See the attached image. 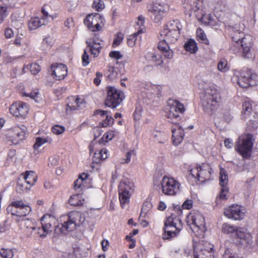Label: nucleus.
Wrapping results in <instances>:
<instances>
[{"label": "nucleus", "instance_id": "obj_60", "mask_svg": "<svg viewBox=\"0 0 258 258\" xmlns=\"http://www.w3.org/2000/svg\"><path fill=\"white\" fill-rule=\"evenodd\" d=\"M135 155V152L134 150H130L128 151L125 155V159L121 162V163H128L131 160L133 156Z\"/></svg>", "mask_w": 258, "mask_h": 258}, {"label": "nucleus", "instance_id": "obj_52", "mask_svg": "<svg viewBox=\"0 0 258 258\" xmlns=\"http://www.w3.org/2000/svg\"><path fill=\"white\" fill-rule=\"evenodd\" d=\"M197 37L198 40L206 44H209V40L207 38V36L204 31L201 28H198L197 30Z\"/></svg>", "mask_w": 258, "mask_h": 258}, {"label": "nucleus", "instance_id": "obj_11", "mask_svg": "<svg viewBox=\"0 0 258 258\" xmlns=\"http://www.w3.org/2000/svg\"><path fill=\"white\" fill-rule=\"evenodd\" d=\"M193 246L194 258H213V246L208 241H195Z\"/></svg>", "mask_w": 258, "mask_h": 258}, {"label": "nucleus", "instance_id": "obj_53", "mask_svg": "<svg viewBox=\"0 0 258 258\" xmlns=\"http://www.w3.org/2000/svg\"><path fill=\"white\" fill-rule=\"evenodd\" d=\"M151 136L154 142L163 143L164 140L162 139L163 134L160 132L153 131L151 133Z\"/></svg>", "mask_w": 258, "mask_h": 258}, {"label": "nucleus", "instance_id": "obj_62", "mask_svg": "<svg viewBox=\"0 0 258 258\" xmlns=\"http://www.w3.org/2000/svg\"><path fill=\"white\" fill-rule=\"evenodd\" d=\"M144 23L145 17L142 15L139 16L138 18L137 21H136V25L139 26V29H140L141 28L143 29V30H144Z\"/></svg>", "mask_w": 258, "mask_h": 258}, {"label": "nucleus", "instance_id": "obj_31", "mask_svg": "<svg viewBox=\"0 0 258 258\" xmlns=\"http://www.w3.org/2000/svg\"><path fill=\"white\" fill-rule=\"evenodd\" d=\"M90 180L89 178L88 174L83 173L81 174L79 178L74 182V187L75 189L79 188L83 189L89 187V184Z\"/></svg>", "mask_w": 258, "mask_h": 258}, {"label": "nucleus", "instance_id": "obj_59", "mask_svg": "<svg viewBox=\"0 0 258 258\" xmlns=\"http://www.w3.org/2000/svg\"><path fill=\"white\" fill-rule=\"evenodd\" d=\"M30 71L33 75L37 74L40 71V67L36 63H33L30 66Z\"/></svg>", "mask_w": 258, "mask_h": 258}, {"label": "nucleus", "instance_id": "obj_25", "mask_svg": "<svg viewBox=\"0 0 258 258\" xmlns=\"http://www.w3.org/2000/svg\"><path fill=\"white\" fill-rule=\"evenodd\" d=\"M99 144L96 141H92L89 146L90 154L93 153L94 161L97 162L100 160H105L108 157V151L105 148L97 150Z\"/></svg>", "mask_w": 258, "mask_h": 258}, {"label": "nucleus", "instance_id": "obj_37", "mask_svg": "<svg viewBox=\"0 0 258 258\" xmlns=\"http://www.w3.org/2000/svg\"><path fill=\"white\" fill-rule=\"evenodd\" d=\"M119 133L115 130H110L106 132L102 137L100 140V143L102 144H105L109 141L112 140L114 137L117 136Z\"/></svg>", "mask_w": 258, "mask_h": 258}, {"label": "nucleus", "instance_id": "obj_21", "mask_svg": "<svg viewBox=\"0 0 258 258\" xmlns=\"http://www.w3.org/2000/svg\"><path fill=\"white\" fill-rule=\"evenodd\" d=\"M41 12L42 16L41 18L33 17L29 21L28 28L30 30H36L42 26L47 24L49 22L50 19H53V17H51L43 8L42 9Z\"/></svg>", "mask_w": 258, "mask_h": 258}, {"label": "nucleus", "instance_id": "obj_30", "mask_svg": "<svg viewBox=\"0 0 258 258\" xmlns=\"http://www.w3.org/2000/svg\"><path fill=\"white\" fill-rule=\"evenodd\" d=\"M95 114L99 116L102 119V121L100 123L102 127H105L112 124L113 119L107 111L98 110L96 111Z\"/></svg>", "mask_w": 258, "mask_h": 258}, {"label": "nucleus", "instance_id": "obj_32", "mask_svg": "<svg viewBox=\"0 0 258 258\" xmlns=\"http://www.w3.org/2000/svg\"><path fill=\"white\" fill-rule=\"evenodd\" d=\"M19 178L24 181L26 184L32 186L36 181L37 175L35 172L32 171H27L24 173L21 174Z\"/></svg>", "mask_w": 258, "mask_h": 258}, {"label": "nucleus", "instance_id": "obj_22", "mask_svg": "<svg viewBox=\"0 0 258 258\" xmlns=\"http://www.w3.org/2000/svg\"><path fill=\"white\" fill-rule=\"evenodd\" d=\"M56 221L55 217L52 215L49 214L44 215L41 218L42 229H39V230H42L43 233H41L39 231L38 233H40V236L44 237L50 234L52 232V225L54 224Z\"/></svg>", "mask_w": 258, "mask_h": 258}, {"label": "nucleus", "instance_id": "obj_55", "mask_svg": "<svg viewBox=\"0 0 258 258\" xmlns=\"http://www.w3.org/2000/svg\"><path fill=\"white\" fill-rule=\"evenodd\" d=\"M9 14V12L7 6H0V24L3 23L5 19L7 17Z\"/></svg>", "mask_w": 258, "mask_h": 258}, {"label": "nucleus", "instance_id": "obj_10", "mask_svg": "<svg viewBox=\"0 0 258 258\" xmlns=\"http://www.w3.org/2000/svg\"><path fill=\"white\" fill-rule=\"evenodd\" d=\"M8 213L15 216L17 218L25 217L32 211V208L28 204H25L22 200L12 201L8 206Z\"/></svg>", "mask_w": 258, "mask_h": 258}, {"label": "nucleus", "instance_id": "obj_12", "mask_svg": "<svg viewBox=\"0 0 258 258\" xmlns=\"http://www.w3.org/2000/svg\"><path fill=\"white\" fill-rule=\"evenodd\" d=\"M237 81L239 85L242 88H247L249 86H254L258 82V77L252 74L250 72L234 70L233 79Z\"/></svg>", "mask_w": 258, "mask_h": 258}, {"label": "nucleus", "instance_id": "obj_36", "mask_svg": "<svg viewBox=\"0 0 258 258\" xmlns=\"http://www.w3.org/2000/svg\"><path fill=\"white\" fill-rule=\"evenodd\" d=\"M69 203L72 206H80L85 203V199L82 194H75L69 199Z\"/></svg>", "mask_w": 258, "mask_h": 258}, {"label": "nucleus", "instance_id": "obj_40", "mask_svg": "<svg viewBox=\"0 0 258 258\" xmlns=\"http://www.w3.org/2000/svg\"><path fill=\"white\" fill-rule=\"evenodd\" d=\"M252 111L251 102L249 101H245L242 104L241 116L243 119H246L250 115Z\"/></svg>", "mask_w": 258, "mask_h": 258}, {"label": "nucleus", "instance_id": "obj_58", "mask_svg": "<svg viewBox=\"0 0 258 258\" xmlns=\"http://www.w3.org/2000/svg\"><path fill=\"white\" fill-rule=\"evenodd\" d=\"M123 39V34L121 32H118L115 36L113 41V45L114 46H117L119 45Z\"/></svg>", "mask_w": 258, "mask_h": 258}, {"label": "nucleus", "instance_id": "obj_6", "mask_svg": "<svg viewBox=\"0 0 258 258\" xmlns=\"http://www.w3.org/2000/svg\"><path fill=\"white\" fill-rule=\"evenodd\" d=\"M186 222L195 236L200 238L204 237L207 227L205 218L201 213L190 212L186 217Z\"/></svg>", "mask_w": 258, "mask_h": 258}, {"label": "nucleus", "instance_id": "obj_24", "mask_svg": "<svg viewBox=\"0 0 258 258\" xmlns=\"http://www.w3.org/2000/svg\"><path fill=\"white\" fill-rule=\"evenodd\" d=\"M29 110L28 104L21 101L14 103L9 108L10 113L16 117L25 116Z\"/></svg>", "mask_w": 258, "mask_h": 258}, {"label": "nucleus", "instance_id": "obj_44", "mask_svg": "<svg viewBox=\"0 0 258 258\" xmlns=\"http://www.w3.org/2000/svg\"><path fill=\"white\" fill-rule=\"evenodd\" d=\"M31 186L29 184H26V183L19 178L18 181V185L16 190L19 193H23L28 192L31 188Z\"/></svg>", "mask_w": 258, "mask_h": 258}, {"label": "nucleus", "instance_id": "obj_33", "mask_svg": "<svg viewBox=\"0 0 258 258\" xmlns=\"http://www.w3.org/2000/svg\"><path fill=\"white\" fill-rule=\"evenodd\" d=\"M135 187L134 184L127 178H123L118 185V191L132 194Z\"/></svg>", "mask_w": 258, "mask_h": 258}, {"label": "nucleus", "instance_id": "obj_7", "mask_svg": "<svg viewBox=\"0 0 258 258\" xmlns=\"http://www.w3.org/2000/svg\"><path fill=\"white\" fill-rule=\"evenodd\" d=\"M179 216L172 214L166 219L164 222L163 239L169 240L176 237L181 230L182 224Z\"/></svg>", "mask_w": 258, "mask_h": 258}, {"label": "nucleus", "instance_id": "obj_8", "mask_svg": "<svg viewBox=\"0 0 258 258\" xmlns=\"http://www.w3.org/2000/svg\"><path fill=\"white\" fill-rule=\"evenodd\" d=\"M184 111L183 105L174 99H169L165 108L166 117L169 119V121L174 124L180 119L179 113H183Z\"/></svg>", "mask_w": 258, "mask_h": 258}, {"label": "nucleus", "instance_id": "obj_56", "mask_svg": "<svg viewBox=\"0 0 258 258\" xmlns=\"http://www.w3.org/2000/svg\"><path fill=\"white\" fill-rule=\"evenodd\" d=\"M92 7L97 11H101L105 8V6L102 0H94Z\"/></svg>", "mask_w": 258, "mask_h": 258}, {"label": "nucleus", "instance_id": "obj_35", "mask_svg": "<svg viewBox=\"0 0 258 258\" xmlns=\"http://www.w3.org/2000/svg\"><path fill=\"white\" fill-rule=\"evenodd\" d=\"M204 4H206V6L208 5L207 8L208 9L210 8L211 9H212L216 12L222 11L224 10L225 8V3L221 0H216L214 2L209 3L204 1Z\"/></svg>", "mask_w": 258, "mask_h": 258}, {"label": "nucleus", "instance_id": "obj_42", "mask_svg": "<svg viewBox=\"0 0 258 258\" xmlns=\"http://www.w3.org/2000/svg\"><path fill=\"white\" fill-rule=\"evenodd\" d=\"M184 47L187 51H189L191 53H195L198 50V47L196 42L194 39H188L185 43Z\"/></svg>", "mask_w": 258, "mask_h": 258}, {"label": "nucleus", "instance_id": "obj_61", "mask_svg": "<svg viewBox=\"0 0 258 258\" xmlns=\"http://www.w3.org/2000/svg\"><path fill=\"white\" fill-rule=\"evenodd\" d=\"M59 258H74L73 251L60 252L58 254Z\"/></svg>", "mask_w": 258, "mask_h": 258}, {"label": "nucleus", "instance_id": "obj_26", "mask_svg": "<svg viewBox=\"0 0 258 258\" xmlns=\"http://www.w3.org/2000/svg\"><path fill=\"white\" fill-rule=\"evenodd\" d=\"M51 75L56 80H61L65 78L68 74V69L66 65L55 63L51 66Z\"/></svg>", "mask_w": 258, "mask_h": 258}, {"label": "nucleus", "instance_id": "obj_46", "mask_svg": "<svg viewBox=\"0 0 258 258\" xmlns=\"http://www.w3.org/2000/svg\"><path fill=\"white\" fill-rule=\"evenodd\" d=\"M119 191V198L122 208H124V205L129 203L132 194L128 192Z\"/></svg>", "mask_w": 258, "mask_h": 258}, {"label": "nucleus", "instance_id": "obj_41", "mask_svg": "<svg viewBox=\"0 0 258 258\" xmlns=\"http://www.w3.org/2000/svg\"><path fill=\"white\" fill-rule=\"evenodd\" d=\"M14 44L24 49H26L29 45V41L26 38L21 34L16 37L14 41Z\"/></svg>", "mask_w": 258, "mask_h": 258}, {"label": "nucleus", "instance_id": "obj_15", "mask_svg": "<svg viewBox=\"0 0 258 258\" xmlns=\"http://www.w3.org/2000/svg\"><path fill=\"white\" fill-rule=\"evenodd\" d=\"M168 9L167 5L158 2H153L148 6V11L152 20L156 23L161 22Z\"/></svg>", "mask_w": 258, "mask_h": 258}, {"label": "nucleus", "instance_id": "obj_39", "mask_svg": "<svg viewBox=\"0 0 258 258\" xmlns=\"http://www.w3.org/2000/svg\"><path fill=\"white\" fill-rule=\"evenodd\" d=\"M229 197V188L228 187H221L220 194L217 196L216 203L217 205H220L221 202L226 201Z\"/></svg>", "mask_w": 258, "mask_h": 258}, {"label": "nucleus", "instance_id": "obj_34", "mask_svg": "<svg viewBox=\"0 0 258 258\" xmlns=\"http://www.w3.org/2000/svg\"><path fill=\"white\" fill-rule=\"evenodd\" d=\"M52 142V139L48 136L37 137L35 139V143L33 146L35 154H37L39 153L38 149L43 145L47 143H51Z\"/></svg>", "mask_w": 258, "mask_h": 258}, {"label": "nucleus", "instance_id": "obj_17", "mask_svg": "<svg viewBox=\"0 0 258 258\" xmlns=\"http://www.w3.org/2000/svg\"><path fill=\"white\" fill-rule=\"evenodd\" d=\"M123 94L116 88L109 86L107 88V96L105 105L110 108H116L122 101Z\"/></svg>", "mask_w": 258, "mask_h": 258}, {"label": "nucleus", "instance_id": "obj_49", "mask_svg": "<svg viewBox=\"0 0 258 258\" xmlns=\"http://www.w3.org/2000/svg\"><path fill=\"white\" fill-rule=\"evenodd\" d=\"M152 205L150 201L146 200L143 204L141 215L144 217L152 209Z\"/></svg>", "mask_w": 258, "mask_h": 258}, {"label": "nucleus", "instance_id": "obj_47", "mask_svg": "<svg viewBox=\"0 0 258 258\" xmlns=\"http://www.w3.org/2000/svg\"><path fill=\"white\" fill-rule=\"evenodd\" d=\"M16 220L18 223H20L21 226L24 225L27 228H31L33 230L35 229L33 221L29 219L22 217L21 218H17Z\"/></svg>", "mask_w": 258, "mask_h": 258}, {"label": "nucleus", "instance_id": "obj_27", "mask_svg": "<svg viewBox=\"0 0 258 258\" xmlns=\"http://www.w3.org/2000/svg\"><path fill=\"white\" fill-rule=\"evenodd\" d=\"M102 40L97 36L88 39L86 43L89 48L91 53L94 57L97 56L102 47Z\"/></svg>", "mask_w": 258, "mask_h": 258}, {"label": "nucleus", "instance_id": "obj_64", "mask_svg": "<svg viewBox=\"0 0 258 258\" xmlns=\"http://www.w3.org/2000/svg\"><path fill=\"white\" fill-rule=\"evenodd\" d=\"M223 258H239L236 254L231 252L230 249L227 248L223 254Z\"/></svg>", "mask_w": 258, "mask_h": 258}, {"label": "nucleus", "instance_id": "obj_16", "mask_svg": "<svg viewBox=\"0 0 258 258\" xmlns=\"http://www.w3.org/2000/svg\"><path fill=\"white\" fill-rule=\"evenodd\" d=\"M252 38L249 35H246L242 40L235 39V43L233 48V51L235 53L239 52L241 47L243 49V55L245 58H251L253 56L252 49L251 48Z\"/></svg>", "mask_w": 258, "mask_h": 258}, {"label": "nucleus", "instance_id": "obj_9", "mask_svg": "<svg viewBox=\"0 0 258 258\" xmlns=\"http://www.w3.org/2000/svg\"><path fill=\"white\" fill-rule=\"evenodd\" d=\"M189 172V175L201 183L212 179V169L208 164L196 165Z\"/></svg>", "mask_w": 258, "mask_h": 258}, {"label": "nucleus", "instance_id": "obj_1", "mask_svg": "<svg viewBox=\"0 0 258 258\" xmlns=\"http://www.w3.org/2000/svg\"><path fill=\"white\" fill-rule=\"evenodd\" d=\"M182 29L181 23L178 20L168 21L164 24L158 35V49L162 52L164 56L171 59L173 56L170 44L175 43L180 37V31Z\"/></svg>", "mask_w": 258, "mask_h": 258}, {"label": "nucleus", "instance_id": "obj_20", "mask_svg": "<svg viewBox=\"0 0 258 258\" xmlns=\"http://www.w3.org/2000/svg\"><path fill=\"white\" fill-rule=\"evenodd\" d=\"M84 22L91 31H99L104 24V19L98 13L90 14L87 16Z\"/></svg>", "mask_w": 258, "mask_h": 258}, {"label": "nucleus", "instance_id": "obj_63", "mask_svg": "<svg viewBox=\"0 0 258 258\" xmlns=\"http://www.w3.org/2000/svg\"><path fill=\"white\" fill-rule=\"evenodd\" d=\"M193 206V201L191 200L187 199L185 201L182 205V208L183 209L189 210Z\"/></svg>", "mask_w": 258, "mask_h": 258}, {"label": "nucleus", "instance_id": "obj_18", "mask_svg": "<svg viewBox=\"0 0 258 258\" xmlns=\"http://www.w3.org/2000/svg\"><path fill=\"white\" fill-rule=\"evenodd\" d=\"M26 127L23 125H17L10 129L6 134L7 141L17 145L25 138Z\"/></svg>", "mask_w": 258, "mask_h": 258}, {"label": "nucleus", "instance_id": "obj_3", "mask_svg": "<svg viewBox=\"0 0 258 258\" xmlns=\"http://www.w3.org/2000/svg\"><path fill=\"white\" fill-rule=\"evenodd\" d=\"M85 220V214L79 212L72 211L67 215H62L60 217V223L54 229L55 236H58L75 230L83 225Z\"/></svg>", "mask_w": 258, "mask_h": 258}, {"label": "nucleus", "instance_id": "obj_4", "mask_svg": "<svg viewBox=\"0 0 258 258\" xmlns=\"http://www.w3.org/2000/svg\"><path fill=\"white\" fill-rule=\"evenodd\" d=\"M221 231L231 237L237 239L243 247H247L252 242V237L251 234L244 228L226 223L222 225Z\"/></svg>", "mask_w": 258, "mask_h": 258}, {"label": "nucleus", "instance_id": "obj_13", "mask_svg": "<svg viewBox=\"0 0 258 258\" xmlns=\"http://www.w3.org/2000/svg\"><path fill=\"white\" fill-rule=\"evenodd\" d=\"M160 186L162 193L166 195L174 196L180 192V183L170 176H164L160 182Z\"/></svg>", "mask_w": 258, "mask_h": 258}, {"label": "nucleus", "instance_id": "obj_48", "mask_svg": "<svg viewBox=\"0 0 258 258\" xmlns=\"http://www.w3.org/2000/svg\"><path fill=\"white\" fill-rule=\"evenodd\" d=\"M141 33H143V29L142 28L140 30H138L137 32L129 36L127 41V45L130 47H133L135 44L139 35Z\"/></svg>", "mask_w": 258, "mask_h": 258}, {"label": "nucleus", "instance_id": "obj_45", "mask_svg": "<svg viewBox=\"0 0 258 258\" xmlns=\"http://www.w3.org/2000/svg\"><path fill=\"white\" fill-rule=\"evenodd\" d=\"M146 57L148 60L156 64H160L162 61L161 56L153 52H148L146 54Z\"/></svg>", "mask_w": 258, "mask_h": 258}, {"label": "nucleus", "instance_id": "obj_5", "mask_svg": "<svg viewBox=\"0 0 258 258\" xmlns=\"http://www.w3.org/2000/svg\"><path fill=\"white\" fill-rule=\"evenodd\" d=\"M201 103L204 111L208 114L212 113L219 105L221 97L214 87L207 88L201 96Z\"/></svg>", "mask_w": 258, "mask_h": 258}, {"label": "nucleus", "instance_id": "obj_57", "mask_svg": "<svg viewBox=\"0 0 258 258\" xmlns=\"http://www.w3.org/2000/svg\"><path fill=\"white\" fill-rule=\"evenodd\" d=\"M64 127L58 125H55L52 126L51 128L52 132L56 135L62 134L64 132Z\"/></svg>", "mask_w": 258, "mask_h": 258}, {"label": "nucleus", "instance_id": "obj_54", "mask_svg": "<svg viewBox=\"0 0 258 258\" xmlns=\"http://www.w3.org/2000/svg\"><path fill=\"white\" fill-rule=\"evenodd\" d=\"M0 254L4 258H13L14 252L11 249L2 248L0 250Z\"/></svg>", "mask_w": 258, "mask_h": 258}, {"label": "nucleus", "instance_id": "obj_19", "mask_svg": "<svg viewBox=\"0 0 258 258\" xmlns=\"http://www.w3.org/2000/svg\"><path fill=\"white\" fill-rule=\"evenodd\" d=\"M246 213L245 208L237 204H233L224 209V215L229 219L240 221L244 219Z\"/></svg>", "mask_w": 258, "mask_h": 258}, {"label": "nucleus", "instance_id": "obj_23", "mask_svg": "<svg viewBox=\"0 0 258 258\" xmlns=\"http://www.w3.org/2000/svg\"><path fill=\"white\" fill-rule=\"evenodd\" d=\"M86 102L83 98L71 96L68 98L66 110L68 113H70L74 110L84 108Z\"/></svg>", "mask_w": 258, "mask_h": 258}, {"label": "nucleus", "instance_id": "obj_2", "mask_svg": "<svg viewBox=\"0 0 258 258\" xmlns=\"http://www.w3.org/2000/svg\"><path fill=\"white\" fill-rule=\"evenodd\" d=\"M182 0L185 13L191 16L195 14L199 20L203 23L211 26L217 25L214 17L210 13V10L207 8L206 4L204 5L203 0H197L192 2L191 0Z\"/></svg>", "mask_w": 258, "mask_h": 258}, {"label": "nucleus", "instance_id": "obj_50", "mask_svg": "<svg viewBox=\"0 0 258 258\" xmlns=\"http://www.w3.org/2000/svg\"><path fill=\"white\" fill-rule=\"evenodd\" d=\"M217 68L222 73L227 72L229 70L227 60L221 58L218 63Z\"/></svg>", "mask_w": 258, "mask_h": 258}, {"label": "nucleus", "instance_id": "obj_29", "mask_svg": "<svg viewBox=\"0 0 258 258\" xmlns=\"http://www.w3.org/2000/svg\"><path fill=\"white\" fill-rule=\"evenodd\" d=\"M20 88V89H19V92L22 96L29 97L36 102H39L42 100V97L38 90L34 89L30 92L26 88H23L21 86Z\"/></svg>", "mask_w": 258, "mask_h": 258}, {"label": "nucleus", "instance_id": "obj_43", "mask_svg": "<svg viewBox=\"0 0 258 258\" xmlns=\"http://www.w3.org/2000/svg\"><path fill=\"white\" fill-rule=\"evenodd\" d=\"M118 69L113 66H108L107 70L105 74L108 79L113 80L118 77Z\"/></svg>", "mask_w": 258, "mask_h": 258}, {"label": "nucleus", "instance_id": "obj_38", "mask_svg": "<svg viewBox=\"0 0 258 258\" xmlns=\"http://www.w3.org/2000/svg\"><path fill=\"white\" fill-rule=\"evenodd\" d=\"M219 184L221 187H227L228 183V175L227 171L222 167L220 168Z\"/></svg>", "mask_w": 258, "mask_h": 258}, {"label": "nucleus", "instance_id": "obj_28", "mask_svg": "<svg viewBox=\"0 0 258 258\" xmlns=\"http://www.w3.org/2000/svg\"><path fill=\"white\" fill-rule=\"evenodd\" d=\"M172 139L174 145H179L184 137V132L182 127L177 124H175L171 127Z\"/></svg>", "mask_w": 258, "mask_h": 258}, {"label": "nucleus", "instance_id": "obj_51", "mask_svg": "<svg viewBox=\"0 0 258 258\" xmlns=\"http://www.w3.org/2000/svg\"><path fill=\"white\" fill-rule=\"evenodd\" d=\"M53 44V39L51 37L48 36L45 37L41 43V49L43 50H46Z\"/></svg>", "mask_w": 258, "mask_h": 258}, {"label": "nucleus", "instance_id": "obj_14", "mask_svg": "<svg viewBox=\"0 0 258 258\" xmlns=\"http://www.w3.org/2000/svg\"><path fill=\"white\" fill-rule=\"evenodd\" d=\"M253 146L252 136L250 134L239 137L235 146V150L243 157L250 156Z\"/></svg>", "mask_w": 258, "mask_h": 258}]
</instances>
